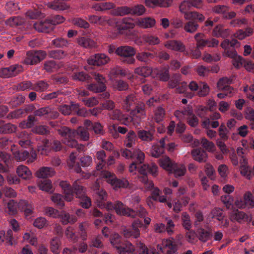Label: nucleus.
<instances>
[{
  "mask_svg": "<svg viewBox=\"0 0 254 254\" xmlns=\"http://www.w3.org/2000/svg\"><path fill=\"white\" fill-rule=\"evenodd\" d=\"M36 121L35 116L30 115L26 120L23 121L19 124V127L22 128H31L34 126V122Z\"/></svg>",
  "mask_w": 254,
  "mask_h": 254,
  "instance_id": "09e8293b",
  "label": "nucleus"
},
{
  "mask_svg": "<svg viewBox=\"0 0 254 254\" xmlns=\"http://www.w3.org/2000/svg\"><path fill=\"white\" fill-rule=\"evenodd\" d=\"M162 245V247H160L159 249L166 254H174L177 251V245L170 239L163 240Z\"/></svg>",
  "mask_w": 254,
  "mask_h": 254,
  "instance_id": "9d476101",
  "label": "nucleus"
},
{
  "mask_svg": "<svg viewBox=\"0 0 254 254\" xmlns=\"http://www.w3.org/2000/svg\"><path fill=\"white\" fill-rule=\"evenodd\" d=\"M100 177L106 179L107 182L116 189L118 188H127L130 185L127 180L118 179L114 174L107 171H101Z\"/></svg>",
  "mask_w": 254,
  "mask_h": 254,
  "instance_id": "f03ea898",
  "label": "nucleus"
},
{
  "mask_svg": "<svg viewBox=\"0 0 254 254\" xmlns=\"http://www.w3.org/2000/svg\"><path fill=\"white\" fill-rule=\"evenodd\" d=\"M191 6L189 0H185L183 1L179 5V10L180 12L184 14V18H186V14L189 13V10L190 9Z\"/></svg>",
  "mask_w": 254,
  "mask_h": 254,
  "instance_id": "3c124183",
  "label": "nucleus"
},
{
  "mask_svg": "<svg viewBox=\"0 0 254 254\" xmlns=\"http://www.w3.org/2000/svg\"><path fill=\"white\" fill-rule=\"evenodd\" d=\"M212 232L210 228L205 229L202 227H197L196 229L197 238L202 243H206L212 237Z\"/></svg>",
  "mask_w": 254,
  "mask_h": 254,
  "instance_id": "1a4fd4ad",
  "label": "nucleus"
},
{
  "mask_svg": "<svg viewBox=\"0 0 254 254\" xmlns=\"http://www.w3.org/2000/svg\"><path fill=\"white\" fill-rule=\"evenodd\" d=\"M228 54L229 56L233 59L232 62L235 67L239 68L243 65L244 62L243 59L242 57L238 56L235 51L231 53L228 52Z\"/></svg>",
  "mask_w": 254,
  "mask_h": 254,
  "instance_id": "f704fd0d",
  "label": "nucleus"
},
{
  "mask_svg": "<svg viewBox=\"0 0 254 254\" xmlns=\"http://www.w3.org/2000/svg\"><path fill=\"white\" fill-rule=\"evenodd\" d=\"M55 174L54 170L50 167H43L36 173V176L40 178L51 177Z\"/></svg>",
  "mask_w": 254,
  "mask_h": 254,
  "instance_id": "5701e85b",
  "label": "nucleus"
},
{
  "mask_svg": "<svg viewBox=\"0 0 254 254\" xmlns=\"http://www.w3.org/2000/svg\"><path fill=\"white\" fill-rule=\"evenodd\" d=\"M185 237L189 243L194 244L197 241L196 232L190 229L186 233Z\"/></svg>",
  "mask_w": 254,
  "mask_h": 254,
  "instance_id": "69168bd1",
  "label": "nucleus"
},
{
  "mask_svg": "<svg viewBox=\"0 0 254 254\" xmlns=\"http://www.w3.org/2000/svg\"><path fill=\"white\" fill-rule=\"evenodd\" d=\"M164 46L168 49L180 52H184L186 50L185 45L178 40L167 41L164 43Z\"/></svg>",
  "mask_w": 254,
  "mask_h": 254,
  "instance_id": "f8f14e48",
  "label": "nucleus"
},
{
  "mask_svg": "<svg viewBox=\"0 0 254 254\" xmlns=\"http://www.w3.org/2000/svg\"><path fill=\"white\" fill-rule=\"evenodd\" d=\"M59 217L61 219V221L64 225H66L68 223L74 224L77 221L76 217L74 215H70L69 213L63 211L60 214Z\"/></svg>",
  "mask_w": 254,
  "mask_h": 254,
  "instance_id": "a878e982",
  "label": "nucleus"
},
{
  "mask_svg": "<svg viewBox=\"0 0 254 254\" xmlns=\"http://www.w3.org/2000/svg\"><path fill=\"white\" fill-rule=\"evenodd\" d=\"M188 21L185 24L184 29L187 32L193 33L196 31L199 25L196 21Z\"/></svg>",
  "mask_w": 254,
  "mask_h": 254,
  "instance_id": "ea45409f",
  "label": "nucleus"
},
{
  "mask_svg": "<svg viewBox=\"0 0 254 254\" xmlns=\"http://www.w3.org/2000/svg\"><path fill=\"white\" fill-rule=\"evenodd\" d=\"M18 176L23 180H28L32 178V173L29 168L23 165L18 166L16 170Z\"/></svg>",
  "mask_w": 254,
  "mask_h": 254,
  "instance_id": "dca6fc26",
  "label": "nucleus"
},
{
  "mask_svg": "<svg viewBox=\"0 0 254 254\" xmlns=\"http://www.w3.org/2000/svg\"><path fill=\"white\" fill-rule=\"evenodd\" d=\"M24 101L25 97L22 95H18L12 97L10 104L13 107H16L23 104Z\"/></svg>",
  "mask_w": 254,
  "mask_h": 254,
  "instance_id": "338daca9",
  "label": "nucleus"
},
{
  "mask_svg": "<svg viewBox=\"0 0 254 254\" xmlns=\"http://www.w3.org/2000/svg\"><path fill=\"white\" fill-rule=\"evenodd\" d=\"M76 156L73 152L70 154L69 159L67 160V165L69 169L74 172L79 173L81 172V169L79 164L76 162Z\"/></svg>",
  "mask_w": 254,
  "mask_h": 254,
  "instance_id": "c756f323",
  "label": "nucleus"
},
{
  "mask_svg": "<svg viewBox=\"0 0 254 254\" xmlns=\"http://www.w3.org/2000/svg\"><path fill=\"white\" fill-rule=\"evenodd\" d=\"M64 191L65 199L67 201H70L73 199V190L69 183L67 181H61L60 183Z\"/></svg>",
  "mask_w": 254,
  "mask_h": 254,
  "instance_id": "f3484780",
  "label": "nucleus"
},
{
  "mask_svg": "<svg viewBox=\"0 0 254 254\" xmlns=\"http://www.w3.org/2000/svg\"><path fill=\"white\" fill-rule=\"evenodd\" d=\"M131 9L130 7L123 6L117 7L114 10V14L116 16H124L130 14Z\"/></svg>",
  "mask_w": 254,
  "mask_h": 254,
  "instance_id": "864d4df0",
  "label": "nucleus"
},
{
  "mask_svg": "<svg viewBox=\"0 0 254 254\" xmlns=\"http://www.w3.org/2000/svg\"><path fill=\"white\" fill-rule=\"evenodd\" d=\"M136 24L142 28H149L155 24V20L151 17L140 18L136 21Z\"/></svg>",
  "mask_w": 254,
  "mask_h": 254,
  "instance_id": "aec40b11",
  "label": "nucleus"
},
{
  "mask_svg": "<svg viewBox=\"0 0 254 254\" xmlns=\"http://www.w3.org/2000/svg\"><path fill=\"white\" fill-rule=\"evenodd\" d=\"M172 172L174 173L176 177H181L185 174L186 172V168L184 165H178L175 163L173 166V170Z\"/></svg>",
  "mask_w": 254,
  "mask_h": 254,
  "instance_id": "de8ad7c7",
  "label": "nucleus"
},
{
  "mask_svg": "<svg viewBox=\"0 0 254 254\" xmlns=\"http://www.w3.org/2000/svg\"><path fill=\"white\" fill-rule=\"evenodd\" d=\"M247 217L246 214L238 209L234 210L230 215V219L232 221H237L239 223H242Z\"/></svg>",
  "mask_w": 254,
  "mask_h": 254,
  "instance_id": "cd10ccee",
  "label": "nucleus"
},
{
  "mask_svg": "<svg viewBox=\"0 0 254 254\" xmlns=\"http://www.w3.org/2000/svg\"><path fill=\"white\" fill-rule=\"evenodd\" d=\"M49 86L48 83L45 80H40L33 84L32 90L37 92H43Z\"/></svg>",
  "mask_w": 254,
  "mask_h": 254,
  "instance_id": "58836bf2",
  "label": "nucleus"
},
{
  "mask_svg": "<svg viewBox=\"0 0 254 254\" xmlns=\"http://www.w3.org/2000/svg\"><path fill=\"white\" fill-rule=\"evenodd\" d=\"M182 224L187 230H190L192 227V223L189 214L186 212H183L181 214Z\"/></svg>",
  "mask_w": 254,
  "mask_h": 254,
  "instance_id": "4c0bfd02",
  "label": "nucleus"
},
{
  "mask_svg": "<svg viewBox=\"0 0 254 254\" xmlns=\"http://www.w3.org/2000/svg\"><path fill=\"white\" fill-rule=\"evenodd\" d=\"M115 53L120 57L129 58L134 56L136 52L134 48L132 47L123 46L118 47L116 50Z\"/></svg>",
  "mask_w": 254,
  "mask_h": 254,
  "instance_id": "9b49d317",
  "label": "nucleus"
},
{
  "mask_svg": "<svg viewBox=\"0 0 254 254\" xmlns=\"http://www.w3.org/2000/svg\"><path fill=\"white\" fill-rule=\"evenodd\" d=\"M33 114L35 117H44L50 119H55L59 116V114L57 111H55L49 107L39 108L35 110Z\"/></svg>",
  "mask_w": 254,
  "mask_h": 254,
  "instance_id": "20e7f679",
  "label": "nucleus"
},
{
  "mask_svg": "<svg viewBox=\"0 0 254 254\" xmlns=\"http://www.w3.org/2000/svg\"><path fill=\"white\" fill-rule=\"evenodd\" d=\"M145 158L144 153L139 149H134L132 151V157L131 159L135 160L136 163L141 164L143 162Z\"/></svg>",
  "mask_w": 254,
  "mask_h": 254,
  "instance_id": "79ce46f5",
  "label": "nucleus"
},
{
  "mask_svg": "<svg viewBox=\"0 0 254 254\" xmlns=\"http://www.w3.org/2000/svg\"><path fill=\"white\" fill-rule=\"evenodd\" d=\"M110 61L109 58L104 54H97L90 57L87 60L89 64L100 66L107 64Z\"/></svg>",
  "mask_w": 254,
  "mask_h": 254,
  "instance_id": "0eeeda50",
  "label": "nucleus"
},
{
  "mask_svg": "<svg viewBox=\"0 0 254 254\" xmlns=\"http://www.w3.org/2000/svg\"><path fill=\"white\" fill-rule=\"evenodd\" d=\"M165 110L161 107H157L154 111V120L157 123L161 122L165 116Z\"/></svg>",
  "mask_w": 254,
  "mask_h": 254,
  "instance_id": "603ef678",
  "label": "nucleus"
},
{
  "mask_svg": "<svg viewBox=\"0 0 254 254\" xmlns=\"http://www.w3.org/2000/svg\"><path fill=\"white\" fill-rule=\"evenodd\" d=\"M137 140L135 132L132 130H130L127 132L124 141V145L128 148L132 147L135 144Z\"/></svg>",
  "mask_w": 254,
  "mask_h": 254,
  "instance_id": "6ab92c4d",
  "label": "nucleus"
},
{
  "mask_svg": "<svg viewBox=\"0 0 254 254\" xmlns=\"http://www.w3.org/2000/svg\"><path fill=\"white\" fill-rule=\"evenodd\" d=\"M110 116L111 119L119 121L125 125H127L130 121V118L124 115L120 110L118 109L115 110L111 113Z\"/></svg>",
  "mask_w": 254,
  "mask_h": 254,
  "instance_id": "a211bd4d",
  "label": "nucleus"
},
{
  "mask_svg": "<svg viewBox=\"0 0 254 254\" xmlns=\"http://www.w3.org/2000/svg\"><path fill=\"white\" fill-rule=\"evenodd\" d=\"M48 56L51 58L61 60L67 56V54L63 50H57L50 51L48 53Z\"/></svg>",
  "mask_w": 254,
  "mask_h": 254,
  "instance_id": "a18cd8bd",
  "label": "nucleus"
},
{
  "mask_svg": "<svg viewBox=\"0 0 254 254\" xmlns=\"http://www.w3.org/2000/svg\"><path fill=\"white\" fill-rule=\"evenodd\" d=\"M52 44L57 48L66 47L69 44L68 41L64 38L59 37L52 41Z\"/></svg>",
  "mask_w": 254,
  "mask_h": 254,
  "instance_id": "bf43d9fd",
  "label": "nucleus"
},
{
  "mask_svg": "<svg viewBox=\"0 0 254 254\" xmlns=\"http://www.w3.org/2000/svg\"><path fill=\"white\" fill-rule=\"evenodd\" d=\"M33 9H29L26 13V16L31 19H36L39 18H43L45 17V15L41 12L42 5L38 6L36 5Z\"/></svg>",
  "mask_w": 254,
  "mask_h": 254,
  "instance_id": "4be33fe9",
  "label": "nucleus"
},
{
  "mask_svg": "<svg viewBox=\"0 0 254 254\" xmlns=\"http://www.w3.org/2000/svg\"><path fill=\"white\" fill-rule=\"evenodd\" d=\"M58 133L63 137L64 143L66 145L75 148L79 151H83L84 146L78 144L77 140L74 139L76 135H78L80 140L87 141L89 139L90 134L88 130L82 127H78L76 130H72L66 127H62L58 130Z\"/></svg>",
  "mask_w": 254,
  "mask_h": 254,
  "instance_id": "f257e3e1",
  "label": "nucleus"
},
{
  "mask_svg": "<svg viewBox=\"0 0 254 254\" xmlns=\"http://www.w3.org/2000/svg\"><path fill=\"white\" fill-rule=\"evenodd\" d=\"M131 114L140 118H144L146 117L145 105L142 103H138L135 109L131 111Z\"/></svg>",
  "mask_w": 254,
  "mask_h": 254,
  "instance_id": "2f4dec72",
  "label": "nucleus"
},
{
  "mask_svg": "<svg viewBox=\"0 0 254 254\" xmlns=\"http://www.w3.org/2000/svg\"><path fill=\"white\" fill-rule=\"evenodd\" d=\"M22 71V67L21 65L17 64L12 65L7 67L1 68L0 69V77L8 78L14 76Z\"/></svg>",
  "mask_w": 254,
  "mask_h": 254,
  "instance_id": "39448f33",
  "label": "nucleus"
},
{
  "mask_svg": "<svg viewBox=\"0 0 254 254\" xmlns=\"http://www.w3.org/2000/svg\"><path fill=\"white\" fill-rule=\"evenodd\" d=\"M16 127L10 123L5 124L0 126V133H10L16 130Z\"/></svg>",
  "mask_w": 254,
  "mask_h": 254,
  "instance_id": "4d7b16f0",
  "label": "nucleus"
},
{
  "mask_svg": "<svg viewBox=\"0 0 254 254\" xmlns=\"http://www.w3.org/2000/svg\"><path fill=\"white\" fill-rule=\"evenodd\" d=\"M78 44L85 48H92L96 46V44L93 40L85 37H80L77 40Z\"/></svg>",
  "mask_w": 254,
  "mask_h": 254,
  "instance_id": "72a5a7b5",
  "label": "nucleus"
},
{
  "mask_svg": "<svg viewBox=\"0 0 254 254\" xmlns=\"http://www.w3.org/2000/svg\"><path fill=\"white\" fill-rule=\"evenodd\" d=\"M212 34L216 37L225 38L230 35V30L228 28H224L222 24H218L213 29Z\"/></svg>",
  "mask_w": 254,
  "mask_h": 254,
  "instance_id": "2eb2a0df",
  "label": "nucleus"
},
{
  "mask_svg": "<svg viewBox=\"0 0 254 254\" xmlns=\"http://www.w3.org/2000/svg\"><path fill=\"white\" fill-rule=\"evenodd\" d=\"M240 171L241 175L247 179L250 180L254 176V172L251 171L249 166H240Z\"/></svg>",
  "mask_w": 254,
  "mask_h": 254,
  "instance_id": "5fc2aeb1",
  "label": "nucleus"
},
{
  "mask_svg": "<svg viewBox=\"0 0 254 254\" xmlns=\"http://www.w3.org/2000/svg\"><path fill=\"white\" fill-rule=\"evenodd\" d=\"M33 132L45 135L49 133L48 127L46 126L39 125L35 127L32 129Z\"/></svg>",
  "mask_w": 254,
  "mask_h": 254,
  "instance_id": "e2e57ef3",
  "label": "nucleus"
},
{
  "mask_svg": "<svg viewBox=\"0 0 254 254\" xmlns=\"http://www.w3.org/2000/svg\"><path fill=\"white\" fill-rule=\"evenodd\" d=\"M72 23L77 26L88 28L89 27V24L86 20L83 19L79 17L73 18L71 19Z\"/></svg>",
  "mask_w": 254,
  "mask_h": 254,
  "instance_id": "6e6d98bb",
  "label": "nucleus"
},
{
  "mask_svg": "<svg viewBox=\"0 0 254 254\" xmlns=\"http://www.w3.org/2000/svg\"><path fill=\"white\" fill-rule=\"evenodd\" d=\"M199 90L197 94L199 97H204L208 95L210 92V88L208 85L205 82L200 83Z\"/></svg>",
  "mask_w": 254,
  "mask_h": 254,
  "instance_id": "052dcab7",
  "label": "nucleus"
},
{
  "mask_svg": "<svg viewBox=\"0 0 254 254\" xmlns=\"http://www.w3.org/2000/svg\"><path fill=\"white\" fill-rule=\"evenodd\" d=\"M72 189L73 190V196L75 194L77 198H80L85 194V188L80 184L78 180L73 183Z\"/></svg>",
  "mask_w": 254,
  "mask_h": 254,
  "instance_id": "393cba45",
  "label": "nucleus"
},
{
  "mask_svg": "<svg viewBox=\"0 0 254 254\" xmlns=\"http://www.w3.org/2000/svg\"><path fill=\"white\" fill-rule=\"evenodd\" d=\"M115 210L118 214L127 216L134 218L136 217V213L134 210L128 207H126L121 201L115 202Z\"/></svg>",
  "mask_w": 254,
  "mask_h": 254,
  "instance_id": "423d86ee",
  "label": "nucleus"
},
{
  "mask_svg": "<svg viewBox=\"0 0 254 254\" xmlns=\"http://www.w3.org/2000/svg\"><path fill=\"white\" fill-rule=\"evenodd\" d=\"M137 135L142 141L150 142L154 139V131L140 130L137 132Z\"/></svg>",
  "mask_w": 254,
  "mask_h": 254,
  "instance_id": "7c9ffc66",
  "label": "nucleus"
},
{
  "mask_svg": "<svg viewBox=\"0 0 254 254\" xmlns=\"http://www.w3.org/2000/svg\"><path fill=\"white\" fill-rule=\"evenodd\" d=\"M137 99L135 94H131L128 95L124 100V107L126 110L129 111L131 107L135 103Z\"/></svg>",
  "mask_w": 254,
  "mask_h": 254,
  "instance_id": "49530a36",
  "label": "nucleus"
},
{
  "mask_svg": "<svg viewBox=\"0 0 254 254\" xmlns=\"http://www.w3.org/2000/svg\"><path fill=\"white\" fill-rule=\"evenodd\" d=\"M191 153L193 159L199 163L205 162L207 161V153L202 149H193Z\"/></svg>",
  "mask_w": 254,
  "mask_h": 254,
  "instance_id": "4468645a",
  "label": "nucleus"
},
{
  "mask_svg": "<svg viewBox=\"0 0 254 254\" xmlns=\"http://www.w3.org/2000/svg\"><path fill=\"white\" fill-rule=\"evenodd\" d=\"M34 28L38 32L49 33L53 27L48 18L44 21L35 23L33 25Z\"/></svg>",
  "mask_w": 254,
  "mask_h": 254,
  "instance_id": "ddd939ff",
  "label": "nucleus"
},
{
  "mask_svg": "<svg viewBox=\"0 0 254 254\" xmlns=\"http://www.w3.org/2000/svg\"><path fill=\"white\" fill-rule=\"evenodd\" d=\"M23 20L19 17H13L8 19L5 23L7 25L11 27L17 26L23 24Z\"/></svg>",
  "mask_w": 254,
  "mask_h": 254,
  "instance_id": "680f3d73",
  "label": "nucleus"
},
{
  "mask_svg": "<svg viewBox=\"0 0 254 254\" xmlns=\"http://www.w3.org/2000/svg\"><path fill=\"white\" fill-rule=\"evenodd\" d=\"M38 187L40 190L43 191L50 193L53 191L52 182L50 180L41 181L38 184Z\"/></svg>",
  "mask_w": 254,
  "mask_h": 254,
  "instance_id": "37998d69",
  "label": "nucleus"
},
{
  "mask_svg": "<svg viewBox=\"0 0 254 254\" xmlns=\"http://www.w3.org/2000/svg\"><path fill=\"white\" fill-rule=\"evenodd\" d=\"M37 150L41 154L47 155L51 150V143L47 139H43L37 146Z\"/></svg>",
  "mask_w": 254,
  "mask_h": 254,
  "instance_id": "473e14b6",
  "label": "nucleus"
},
{
  "mask_svg": "<svg viewBox=\"0 0 254 254\" xmlns=\"http://www.w3.org/2000/svg\"><path fill=\"white\" fill-rule=\"evenodd\" d=\"M46 56V52L44 51H29L26 53L23 63L27 65L36 64L44 60Z\"/></svg>",
  "mask_w": 254,
  "mask_h": 254,
  "instance_id": "7ed1b4c3",
  "label": "nucleus"
},
{
  "mask_svg": "<svg viewBox=\"0 0 254 254\" xmlns=\"http://www.w3.org/2000/svg\"><path fill=\"white\" fill-rule=\"evenodd\" d=\"M19 205L26 216H29L32 214L34 208L31 203L26 200H22L19 202Z\"/></svg>",
  "mask_w": 254,
  "mask_h": 254,
  "instance_id": "c9c22d12",
  "label": "nucleus"
},
{
  "mask_svg": "<svg viewBox=\"0 0 254 254\" xmlns=\"http://www.w3.org/2000/svg\"><path fill=\"white\" fill-rule=\"evenodd\" d=\"M130 7L131 9V14L141 15L143 14L145 11L144 6L142 4H137Z\"/></svg>",
  "mask_w": 254,
  "mask_h": 254,
  "instance_id": "774afa93",
  "label": "nucleus"
},
{
  "mask_svg": "<svg viewBox=\"0 0 254 254\" xmlns=\"http://www.w3.org/2000/svg\"><path fill=\"white\" fill-rule=\"evenodd\" d=\"M141 226V223L139 220L134 221L132 224V230L125 229L123 230V234L126 238L133 237L137 238L140 236V231L138 229L139 227Z\"/></svg>",
  "mask_w": 254,
  "mask_h": 254,
  "instance_id": "6e6552de",
  "label": "nucleus"
},
{
  "mask_svg": "<svg viewBox=\"0 0 254 254\" xmlns=\"http://www.w3.org/2000/svg\"><path fill=\"white\" fill-rule=\"evenodd\" d=\"M60 244V241L58 238L56 237L52 240L51 242V250L55 254H59V248Z\"/></svg>",
  "mask_w": 254,
  "mask_h": 254,
  "instance_id": "0e129e2a",
  "label": "nucleus"
},
{
  "mask_svg": "<svg viewBox=\"0 0 254 254\" xmlns=\"http://www.w3.org/2000/svg\"><path fill=\"white\" fill-rule=\"evenodd\" d=\"M118 250L120 254H132L134 248L130 243L127 242L125 247H121Z\"/></svg>",
  "mask_w": 254,
  "mask_h": 254,
  "instance_id": "13d9d810",
  "label": "nucleus"
},
{
  "mask_svg": "<svg viewBox=\"0 0 254 254\" xmlns=\"http://www.w3.org/2000/svg\"><path fill=\"white\" fill-rule=\"evenodd\" d=\"M186 20H192L193 21L202 22L205 19V17L202 13H200L196 11H190L189 13L186 14Z\"/></svg>",
  "mask_w": 254,
  "mask_h": 254,
  "instance_id": "b1692460",
  "label": "nucleus"
},
{
  "mask_svg": "<svg viewBox=\"0 0 254 254\" xmlns=\"http://www.w3.org/2000/svg\"><path fill=\"white\" fill-rule=\"evenodd\" d=\"M87 89L94 93L102 92L106 90V86L105 84H91L87 86Z\"/></svg>",
  "mask_w": 254,
  "mask_h": 254,
  "instance_id": "8fccbe9b",
  "label": "nucleus"
},
{
  "mask_svg": "<svg viewBox=\"0 0 254 254\" xmlns=\"http://www.w3.org/2000/svg\"><path fill=\"white\" fill-rule=\"evenodd\" d=\"M159 163L160 166L164 169L170 172L173 171L175 163H173L168 157H162L159 160Z\"/></svg>",
  "mask_w": 254,
  "mask_h": 254,
  "instance_id": "bb28decb",
  "label": "nucleus"
},
{
  "mask_svg": "<svg viewBox=\"0 0 254 254\" xmlns=\"http://www.w3.org/2000/svg\"><path fill=\"white\" fill-rule=\"evenodd\" d=\"M231 80L227 77H223L220 79L217 83V87L220 90L230 91V93H232L233 88L229 86Z\"/></svg>",
  "mask_w": 254,
  "mask_h": 254,
  "instance_id": "c85d7f7f",
  "label": "nucleus"
},
{
  "mask_svg": "<svg viewBox=\"0 0 254 254\" xmlns=\"http://www.w3.org/2000/svg\"><path fill=\"white\" fill-rule=\"evenodd\" d=\"M78 104H74L72 103L71 105L62 104L58 108V111L64 116L70 115L72 110H76L79 108Z\"/></svg>",
  "mask_w": 254,
  "mask_h": 254,
  "instance_id": "412c9836",
  "label": "nucleus"
},
{
  "mask_svg": "<svg viewBox=\"0 0 254 254\" xmlns=\"http://www.w3.org/2000/svg\"><path fill=\"white\" fill-rule=\"evenodd\" d=\"M154 57V55L149 52H140L136 55V58L138 61L144 63H147Z\"/></svg>",
  "mask_w": 254,
  "mask_h": 254,
  "instance_id": "c03bdc74",
  "label": "nucleus"
},
{
  "mask_svg": "<svg viewBox=\"0 0 254 254\" xmlns=\"http://www.w3.org/2000/svg\"><path fill=\"white\" fill-rule=\"evenodd\" d=\"M205 37V35L202 33H198L195 35L196 48L202 49L207 46V39Z\"/></svg>",
  "mask_w": 254,
  "mask_h": 254,
  "instance_id": "e433bc0d",
  "label": "nucleus"
},
{
  "mask_svg": "<svg viewBox=\"0 0 254 254\" xmlns=\"http://www.w3.org/2000/svg\"><path fill=\"white\" fill-rule=\"evenodd\" d=\"M152 68L147 66L138 67L136 68L134 70L135 73L143 77L149 76L152 73Z\"/></svg>",
  "mask_w": 254,
  "mask_h": 254,
  "instance_id": "a19ab883",
  "label": "nucleus"
}]
</instances>
